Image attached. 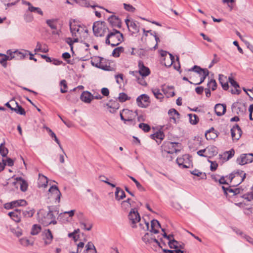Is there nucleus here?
Wrapping results in <instances>:
<instances>
[{"label": "nucleus", "instance_id": "nucleus-1", "mask_svg": "<svg viewBox=\"0 0 253 253\" xmlns=\"http://www.w3.org/2000/svg\"><path fill=\"white\" fill-rule=\"evenodd\" d=\"M128 218L131 227L137 228L140 231H146L149 229V222L145 219H141L139 213L136 209H132L129 212Z\"/></svg>", "mask_w": 253, "mask_h": 253}, {"label": "nucleus", "instance_id": "nucleus-2", "mask_svg": "<svg viewBox=\"0 0 253 253\" xmlns=\"http://www.w3.org/2000/svg\"><path fill=\"white\" fill-rule=\"evenodd\" d=\"M39 221L44 226L50 224H55L57 222L53 212L51 211H46L44 210L40 211L38 213Z\"/></svg>", "mask_w": 253, "mask_h": 253}, {"label": "nucleus", "instance_id": "nucleus-3", "mask_svg": "<svg viewBox=\"0 0 253 253\" xmlns=\"http://www.w3.org/2000/svg\"><path fill=\"white\" fill-rule=\"evenodd\" d=\"M93 32L96 37H103L109 32L106 23L103 21H96L94 23L92 27Z\"/></svg>", "mask_w": 253, "mask_h": 253}, {"label": "nucleus", "instance_id": "nucleus-4", "mask_svg": "<svg viewBox=\"0 0 253 253\" xmlns=\"http://www.w3.org/2000/svg\"><path fill=\"white\" fill-rule=\"evenodd\" d=\"M109 38L111 40V46L112 47L119 45L124 41L123 35L119 31L113 29L109 32Z\"/></svg>", "mask_w": 253, "mask_h": 253}, {"label": "nucleus", "instance_id": "nucleus-5", "mask_svg": "<svg viewBox=\"0 0 253 253\" xmlns=\"http://www.w3.org/2000/svg\"><path fill=\"white\" fill-rule=\"evenodd\" d=\"M70 29L74 37H81L82 34H85V36H86L88 34V30L84 27L74 24L72 23H70Z\"/></svg>", "mask_w": 253, "mask_h": 253}, {"label": "nucleus", "instance_id": "nucleus-6", "mask_svg": "<svg viewBox=\"0 0 253 253\" xmlns=\"http://www.w3.org/2000/svg\"><path fill=\"white\" fill-rule=\"evenodd\" d=\"M253 162V154H242L237 159V163L240 165L251 163Z\"/></svg>", "mask_w": 253, "mask_h": 253}, {"label": "nucleus", "instance_id": "nucleus-7", "mask_svg": "<svg viewBox=\"0 0 253 253\" xmlns=\"http://www.w3.org/2000/svg\"><path fill=\"white\" fill-rule=\"evenodd\" d=\"M176 143L172 142L170 141H167L164 142L162 146V149L165 152L169 154H173L177 152L176 149Z\"/></svg>", "mask_w": 253, "mask_h": 253}, {"label": "nucleus", "instance_id": "nucleus-8", "mask_svg": "<svg viewBox=\"0 0 253 253\" xmlns=\"http://www.w3.org/2000/svg\"><path fill=\"white\" fill-rule=\"evenodd\" d=\"M136 102L139 107L146 108L150 103L149 97L145 94H142L137 98Z\"/></svg>", "mask_w": 253, "mask_h": 253}, {"label": "nucleus", "instance_id": "nucleus-9", "mask_svg": "<svg viewBox=\"0 0 253 253\" xmlns=\"http://www.w3.org/2000/svg\"><path fill=\"white\" fill-rule=\"evenodd\" d=\"M125 23L129 31L133 33H137L139 31V27L137 25L136 21L133 20H130L128 19L125 20Z\"/></svg>", "mask_w": 253, "mask_h": 253}, {"label": "nucleus", "instance_id": "nucleus-10", "mask_svg": "<svg viewBox=\"0 0 253 253\" xmlns=\"http://www.w3.org/2000/svg\"><path fill=\"white\" fill-rule=\"evenodd\" d=\"M242 131L237 124L235 125L231 129V136L233 140H238L241 136Z\"/></svg>", "mask_w": 253, "mask_h": 253}, {"label": "nucleus", "instance_id": "nucleus-11", "mask_svg": "<svg viewBox=\"0 0 253 253\" xmlns=\"http://www.w3.org/2000/svg\"><path fill=\"white\" fill-rule=\"evenodd\" d=\"M123 110L124 112L125 119L127 122L132 123L135 117L138 115L137 110L134 112L127 109H123Z\"/></svg>", "mask_w": 253, "mask_h": 253}, {"label": "nucleus", "instance_id": "nucleus-12", "mask_svg": "<svg viewBox=\"0 0 253 253\" xmlns=\"http://www.w3.org/2000/svg\"><path fill=\"white\" fill-rule=\"evenodd\" d=\"M8 215L16 222H19L21 218V210L16 209L13 211L9 212Z\"/></svg>", "mask_w": 253, "mask_h": 253}, {"label": "nucleus", "instance_id": "nucleus-13", "mask_svg": "<svg viewBox=\"0 0 253 253\" xmlns=\"http://www.w3.org/2000/svg\"><path fill=\"white\" fill-rule=\"evenodd\" d=\"M106 106L110 113H114L119 108L120 104L117 100H110Z\"/></svg>", "mask_w": 253, "mask_h": 253}, {"label": "nucleus", "instance_id": "nucleus-14", "mask_svg": "<svg viewBox=\"0 0 253 253\" xmlns=\"http://www.w3.org/2000/svg\"><path fill=\"white\" fill-rule=\"evenodd\" d=\"M109 22L113 27H118L120 28L121 27V20L119 17L114 15H111L108 19Z\"/></svg>", "mask_w": 253, "mask_h": 253}, {"label": "nucleus", "instance_id": "nucleus-15", "mask_svg": "<svg viewBox=\"0 0 253 253\" xmlns=\"http://www.w3.org/2000/svg\"><path fill=\"white\" fill-rule=\"evenodd\" d=\"M226 106L225 104H217L214 107V111L218 116H221L224 115L226 112Z\"/></svg>", "mask_w": 253, "mask_h": 253}, {"label": "nucleus", "instance_id": "nucleus-16", "mask_svg": "<svg viewBox=\"0 0 253 253\" xmlns=\"http://www.w3.org/2000/svg\"><path fill=\"white\" fill-rule=\"evenodd\" d=\"M50 192L54 197L56 201L59 203L60 200L61 193L56 186H52L48 190Z\"/></svg>", "mask_w": 253, "mask_h": 253}, {"label": "nucleus", "instance_id": "nucleus-17", "mask_svg": "<svg viewBox=\"0 0 253 253\" xmlns=\"http://www.w3.org/2000/svg\"><path fill=\"white\" fill-rule=\"evenodd\" d=\"M15 59L17 60H24L28 55V50L21 49L15 50Z\"/></svg>", "mask_w": 253, "mask_h": 253}, {"label": "nucleus", "instance_id": "nucleus-18", "mask_svg": "<svg viewBox=\"0 0 253 253\" xmlns=\"http://www.w3.org/2000/svg\"><path fill=\"white\" fill-rule=\"evenodd\" d=\"M102 60L103 58L100 57H97L95 58L94 59H93V60L91 61V63L93 66L98 68L103 69L104 70H107V67L106 66H104L102 63Z\"/></svg>", "mask_w": 253, "mask_h": 253}, {"label": "nucleus", "instance_id": "nucleus-19", "mask_svg": "<svg viewBox=\"0 0 253 253\" xmlns=\"http://www.w3.org/2000/svg\"><path fill=\"white\" fill-rule=\"evenodd\" d=\"M130 74L136 77L137 82L139 84L143 86L147 85V83L144 79V77H146V76H143L142 75L138 74V73L137 71L130 72Z\"/></svg>", "mask_w": 253, "mask_h": 253}, {"label": "nucleus", "instance_id": "nucleus-20", "mask_svg": "<svg viewBox=\"0 0 253 253\" xmlns=\"http://www.w3.org/2000/svg\"><path fill=\"white\" fill-rule=\"evenodd\" d=\"M81 227L82 229L90 231L92 228V223L88 219H84L80 222Z\"/></svg>", "mask_w": 253, "mask_h": 253}, {"label": "nucleus", "instance_id": "nucleus-21", "mask_svg": "<svg viewBox=\"0 0 253 253\" xmlns=\"http://www.w3.org/2000/svg\"><path fill=\"white\" fill-rule=\"evenodd\" d=\"M139 70L138 74L142 75L143 76H148L150 74V71L148 67H145L143 63L140 61L138 63Z\"/></svg>", "mask_w": 253, "mask_h": 253}, {"label": "nucleus", "instance_id": "nucleus-22", "mask_svg": "<svg viewBox=\"0 0 253 253\" xmlns=\"http://www.w3.org/2000/svg\"><path fill=\"white\" fill-rule=\"evenodd\" d=\"M188 161V155H184L182 157L177 158L176 163L178 166L182 168H187L188 166L186 165Z\"/></svg>", "mask_w": 253, "mask_h": 253}, {"label": "nucleus", "instance_id": "nucleus-23", "mask_svg": "<svg viewBox=\"0 0 253 253\" xmlns=\"http://www.w3.org/2000/svg\"><path fill=\"white\" fill-rule=\"evenodd\" d=\"M43 239L45 244H49L53 239V236L49 229L45 230L43 233Z\"/></svg>", "mask_w": 253, "mask_h": 253}, {"label": "nucleus", "instance_id": "nucleus-24", "mask_svg": "<svg viewBox=\"0 0 253 253\" xmlns=\"http://www.w3.org/2000/svg\"><path fill=\"white\" fill-rule=\"evenodd\" d=\"M10 102L12 104L16 105L15 107L14 108L13 111L16 113L18 114H20L21 115H25L26 112L25 110L22 108V107L19 105L17 102L15 101L14 100L10 101Z\"/></svg>", "mask_w": 253, "mask_h": 253}, {"label": "nucleus", "instance_id": "nucleus-25", "mask_svg": "<svg viewBox=\"0 0 253 253\" xmlns=\"http://www.w3.org/2000/svg\"><path fill=\"white\" fill-rule=\"evenodd\" d=\"M228 81L230 84L235 88V90H232L231 93L232 94H239L241 93V90L238 89L240 87L238 83L231 77H229Z\"/></svg>", "mask_w": 253, "mask_h": 253}, {"label": "nucleus", "instance_id": "nucleus-26", "mask_svg": "<svg viewBox=\"0 0 253 253\" xmlns=\"http://www.w3.org/2000/svg\"><path fill=\"white\" fill-rule=\"evenodd\" d=\"M93 98V96L88 91H84L81 96V99L85 103H90Z\"/></svg>", "mask_w": 253, "mask_h": 253}, {"label": "nucleus", "instance_id": "nucleus-27", "mask_svg": "<svg viewBox=\"0 0 253 253\" xmlns=\"http://www.w3.org/2000/svg\"><path fill=\"white\" fill-rule=\"evenodd\" d=\"M160 228H161V225L157 220L153 219L151 221V232L157 234L159 233V229Z\"/></svg>", "mask_w": 253, "mask_h": 253}, {"label": "nucleus", "instance_id": "nucleus-28", "mask_svg": "<svg viewBox=\"0 0 253 253\" xmlns=\"http://www.w3.org/2000/svg\"><path fill=\"white\" fill-rule=\"evenodd\" d=\"M218 80L222 86V88L225 90H227L229 88V85L227 81L226 77L223 75L220 74L219 75Z\"/></svg>", "mask_w": 253, "mask_h": 253}, {"label": "nucleus", "instance_id": "nucleus-29", "mask_svg": "<svg viewBox=\"0 0 253 253\" xmlns=\"http://www.w3.org/2000/svg\"><path fill=\"white\" fill-rule=\"evenodd\" d=\"M189 71L195 72L199 75V77L203 76V73H206L207 72H209L207 69H202L197 65H195L194 67L189 69Z\"/></svg>", "mask_w": 253, "mask_h": 253}, {"label": "nucleus", "instance_id": "nucleus-30", "mask_svg": "<svg viewBox=\"0 0 253 253\" xmlns=\"http://www.w3.org/2000/svg\"><path fill=\"white\" fill-rule=\"evenodd\" d=\"M236 176L237 177V179L239 180V182L238 183L235 184L233 186H237L241 183L246 178V174L243 171L238 170L235 173Z\"/></svg>", "mask_w": 253, "mask_h": 253}, {"label": "nucleus", "instance_id": "nucleus-31", "mask_svg": "<svg viewBox=\"0 0 253 253\" xmlns=\"http://www.w3.org/2000/svg\"><path fill=\"white\" fill-rule=\"evenodd\" d=\"M47 178L43 175L39 174L38 185L40 187H46L47 185Z\"/></svg>", "mask_w": 253, "mask_h": 253}, {"label": "nucleus", "instance_id": "nucleus-32", "mask_svg": "<svg viewBox=\"0 0 253 253\" xmlns=\"http://www.w3.org/2000/svg\"><path fill=\"white\" fill-rule=\"evenodd\" d=\"M213 127L208 130L205 133V137L207 140L214 139L217 137V134L215 132Z\"/></svg>", "mask_w": 253, "mask_h": 253}, {"label": "nucleus", "instance_id": "nucleus-33", "mask_svg": "<svg viewBox=\"0 0 253 253\" xmlns=\"http://www.w3.org/2000/svg\"><path fill=\"white\" fill-rule=\"evenodd\" d=\"M168 113L170 116V121H172L173 123L175 124L176 123V120L175 118V116H177V118H179L180 116L179 113L174 109H170L169 110Z\"/></svg>", "mask_w": 253, "mask_h": 253}, {"label": "nucleus", "instance_id": "nucleus-34", "mask_svg": "<svg viewBox=\"0 0 253 253\" xmlns=\"http://www.w3.org/2000/svg\"><path fill=\"white\" fill-rule=\"evenodd\" d=\"M115 195L116 199L118 201H120L126 197L125 192L119 187L116 188Z\"/></svg>", "mask_w": 253, "mask_h": 253}, {"label": "nucleus", "instance_id": "nucleus-35", "mask_svg": "<svg viewBox=\"0 0 253 253\" xmlns=\"http://www.w3.org/2000/svg\"><path fill=\"white\" fill-rule=\"evenodd\" d=\"M85 248L83 253H96L95 248L91 242H88Z\"/></svg>", "mask_w": 253, "mask_h": 253}, {"label": "nucleus", "instance_id": "nucleus-36", "mask_svg": "<svg viewBox=\"0 0 253 253\" xmlns=\"http://www.w3.org/2000/svg\"><path fill=\"white\" fill-rule=\"evenodd\" d=\"M168 244H169V248L171 249H176L178 248H180V249L183 248V246L181 245V244H180V243L179 242H178L177 241H176L175 240H171V242H168Z\"/></svg>", "mask_w": 253, "mask_h": 253}, {"label": "nucleus", "instance_id": "nucleus-37", "mask_svg": "<svg viewBox=\"0 0 253 253\" xmlns=\"http://www.w3.org/2000/svg\"><path fill=\"white\" fill-rule=\"evenodd\" d=\"M11 204L13 205L14 208H16L18 206H26L27 205V202L25 200L20 199L12 201Z\"/></svg>", "mask_w": 253, "mask_h": 253}, {"label": "nucleus", "instance_id": "nucleus-38", "mask_svg": "<svg viewBox=\"0 0 253 253\" xmlns=\"http://www.w3.org/2000/svg\"><path fill=\"white\" fill-rule=\"evenodd\" d=\"M57 21V19H47L46 20V23L51 29L56 30L57 29L56 25Z\"/></svg>", "mask_w": 253, "mask_h": 253}, {"label": "nucleus", "instance_id": "nucleus-39", "mask_svg": "<svg viewBox=\"0 0 253 253\" xmlns=\"http://www.w3.org/2000/svg\"><path fill=\"white\" fill-rule=\"evenodd\" d=\"M4 142L2 143L0 145V154L2 157V158H5L6 157L8 150V149L4 147Z\"/></svg>", "mask_w": 253, "mask_h": 253}, {"label": "nucleus", "instance_id": "nucleus-40", "mask_svg": "<svg viewBox=\"0 0 253 253\" xmlns=\"http://www.w3.org/2000/svg\"><path fill=\"white\" fill-rule=\"evenodd\" d=\"M41 231V227L40 225L38 224H34L33 225L31 234L32 235H36L38 234Z\"/></svg>", "mask_w": 253, "mask_h": 253}, {"label": "nucleus", "instance_id": "nucleus-41", "mask_svg": "<svg viewBox=\"0 0 253 253\" xmlns=\"http://www.w3.org/2000/svg\"><path fill=\"white\" fill-rule=\"evenodd\" d=\"M130 99V97H128L127 95L124 92L120 93L118 97V100L121 102H125Z\"/></svg>", "mask_w": 253, "mask_h": 253}, {"label": "nucleus", "instance_id": "nucleus-42", "mask_svg": "<svg viewBox=\"0 0 253 253\" xmlns=\"http://www.w3.org/2000/svg\"><path fill=\"white\" fill-rule=\"evenodd\" d=\"M19 182L21 190L23 192L27 191L28 188V184L27 182L21 177L19 178Z\"/></svg>", "mask_w": 253, "mask_h": 253}, {"label": "nucleus", "instance_id": "nucleus-43", "mask_svg": "<svg viewBox=\"0 0 253 253\" xmlns=\"http://www.w3.org/2000/svg\"><path fill=\"white\" fill-rule=\"evenodd\" d=\"M152 91L155 97L158 99H162L164 98L163 94L160 92L158 88H153Z\"/></svg>", "mask_w": 253, "mask_h": 253}, {"label": "nucleus", "instance_id": "nucleus-44", "mask_svg": "<svg viewBox=\"0 0 253 253\" xmlns=\"http://www.w3.org/2000/svg\"><path fill=\"white\" fill-rule=\"evenodd\" d=\"M34 213V211L33 210L21 211V217L23 216L24 217H31Z\"/></svg>", "mask_w": 253, "mask_h": 253}, {"label": "nucleus", "instance_id": "nucleus-45", "mask_svg": "<svg viewBox=\"0 0 253 253\" xmlns=\"http://www.w3.org/2000/svg\"><path fill=\"white\" fill-rule=\"evenodd\" d=\"M191 173L194 175H196L197 176H201V179H206L207 176L205 174V173H202V172L200 171L199 170L195 169L193 170V171H191Z\"/></svg>", "mask_w": 253, "mask_h": 253}, {"label": "nucleus", "instance_id": "nucleus-46", "mask_svg": "<svg viewBox=\"0 0 253 253\" xmlns=\"http://www.w3.org/2000/svg\"><path fill=\"white\" fill-rule=\"evenodd\" d=\"M189 122L192 125H196L198 121L199 118L198 116L195 114H189Z\"/></svg>", "mask_w": 253, "mask_h": 253}, {"label": "nucleus", "instance_id": "nucleus-47", "mask_svg": "<svg viewBox=\"0 0 253 253\" xmlns=\"http://www.w3.org/2000/svg\"><path fill=\"white\" fill-rule=\"evenodd\" d=\"M7 59L6 55L0 53V63L5 68L7 66Z\"/></svg>", "mask_w": 253, "mask_h": 253}, {"label": "nucleus", "instance_id": "nucleus-48", "mask_svg": "<svg viewBox=\"0 0 253 253\" xmlns=\"http://www.w3.org/2000/svg\"><path fill=\"white\" fill-rule=\"evenodd\" d=\"M152 238H153L152 235L147 233L144 235L143 237H142V240L146 244H151L152 240Z\"/></svg>", "mask_w": 253, "mask_h": 253}, {"label": "nucleus", "instance_id": "nucleus-49", "mask_svg": "<svg viewBox=\"0 0 253 253\" xmlns=\"http://www.w3.org/2000/svg\"><path fill=\"white\" fill-rule=\"evenodd\" d=\"M123 50L124 49L122 47L115 48L112 52V55L114 57H118L120 56V53L122 52Z\"/></svg>", "mask_w": 253, "mask_h": 253}, {"label": "nucleus", "instance_id": "nucleus-50", "mask_svg": "<svg viewBox=\"0 0 253 253\" xmlns=\"http://www.w3.org/2000/svg\"><path fill=\"white\" fill-rule=\"evenodd\" d=\"M7 60H11L13 59H15V50L13 51L11 49H9L6 51Z\"/></svg>", "mask_w": 253, "mask_h": 253}, {"label": "nucleus", "instance_id": "nucleus-51", "mask_svg": "<svg viewBox=\"0 0 253 253\" xmlns=\"http://www.w3.org/2000/svg\"><path fill=\"white\" fill-rule=\"evenodd\" d=\"M28 10L32 12H36L41 15H43L42 11L40 7L31 6L30 7H28Z\"/></svg>", "mask_w": 253, "mask_h": 253}, {"label": "nucleus", "instance_id": "nucleus-52", "mask_svg": "<svg viewBox=\"0 0 253 253\" xmlns=\"http://www.w3.org/2000/svg\"><path fill=\"white\" fill-rule=\"evenodd\" d=\"M79 231V229H76L74 232L69 233L68 236L69 238H72L75 241H76L79 238V236L77 235Z\"/></svg>", "mask_w": 253, "mask_h": 253}, {"label": "nucleus", "instance_id": "nucleus-53", "mask_svg": "<svg viewBox=\"0 0 253 253\" xmlns=\"http://www.w3.org/2000/svg\"><path fill=\"white\" fill-rule=\"evenodd\" d=\"M60 85H61V88H60V91L62 93H66L67 92V84L66 83V81L64 80H62L60 82Z\"/></svg>", "mask_w": 253, "mask_h": 253}, {"label": "nucleus", "instance_id": "nucleus-54", "mask_svg": "<svg viewBox=\"0 0 253 253\" xmlns=\"http://www.w3.org/2000/svg\"><path fill=\"white\" fill-rule=\"evenodd\" d=\"M124 9L128 12H134L136 9L132 5L129 4H126V3H123Z\"/></svg>", "mask_w": 253, "mask_h": 253}, {"label": "nucleus", "instance_id": "nucleus-55", "mask_svg": "<svg viewBox=\"0 0 253 253\" xmlns=\"http://www.w3.org/2000/svg\"><path fill=\"white\" fill-rule=\"evenodd\" d=\"M208 88H211L212 90L216 89L217 87V84L215 81L213 79H211V81L208 84Z\"/></svg>", "mask_w": 253, "mask_h": 253}, {"label": "nucleus", "instance_id": "nucleus-56", "mask_svg": "<svg viewBox=\"0 0 253 253\" xmlns=\"http://www.w3.org/2000/svg\"><path fill=\"white\" fill-rule=\"evenodd\" d=\"M139 127L145 132L149 131L151 128L148 124L144 123H140L139 125Z\"/></svg>", "mask_w": 253, "mask_h": 253}, {"label": "nucleus", "instance_id": "nucleus-57", "mask_svg": "<svg viewBox=\"0 0 253 253\" xmlns=\"http://www.w3.org/2000/svg\"><path fill=\"white\" fill-rule=\"evenodd\" d=\"M243 198L247 200L248 201H251L253 200V191L252 190V192L245 194L243 196Z\"/></svg>", "mask_w": 253, "mask_h": 253}, {"label": "nucleus", "instance_id": "nucleus-58", "mask_svg": "<svg viewBox=\"0 0 253 253\" xmlns=\"http://www.w3.org/2000/svg\"><path fill=\"white\" fill-rule=\"evenodd\" d=\"M130 199L128 198L126 200L124 201L121 203V206L124 209H127L131 206V204L130 203Z\"/></svg>", "mask_w": 253, "mask_h": 253}, {"label": "nucleus", "instance_id": "nucleus-59", "mask_svg": "<svg viewBox=\"0 0 253 253\" xmlns=\"http://www.w3.org/2000/svg\"><path fill=\"white\" fill-rule=\"evenodd\" d=\"M76 3H78L82 6H90L88 1L86 0H74Z\"/></svg>", "mask_w": 253, "mask_h": 253}, {"label": "nucleus", "instance_id": "nucleus-60", "mask_svg": "<svg viewBox=\"0 0 253 253\" xmlns=\"http://www.w3.org/2000/svg\"><path fill=\"white\" fill-rule=\"evenodd\" d=\"M84 244L83 242H80L77 245V252L76 253H82V251L84 247ZM70 253H75L74 252H72Z\"/></svg>", "mask_w": 253, "mask_h": 253}, {"label": "nucleus", "instance_id": "nucleus-61", "mask_svg": "<svg viewBox=\"0 0 253 253\" xmlns=\"http://www.w3.org/2000/svg\"><path fill=\"white\" fill-rule=\"evenodd\" d=\"M20 244L24 246H27L31 244L29 240L26 238H23L19 240Z\"/></svg>", "mask_w": 253, "mask_h": 253}, {"label": "nucleus", "instance_id": "nucleus-62", "mask_svg": "<svg viewBox=\"0 0 253 253\" xmlns=\"http://www.w3.org/2000/svg\"><path fill=\"white\" fill-rule=\"evenodd\" d=\"M169 55V64H167L166 62L164 63L165 65L167 67H170L174 62V57L171 54L168 52Z\"/></svg>", "mask_w": 253, "mask_h": 253}, {"label": "nucleus", "instance_id": "nucleus-63", "mask_svg": "<svg viewBox=\"0 0 253 253\" xmlns=\"http://www.w3.org/2000/svg\"><path fill=\"white\" fill-rule=\"evenodd\" d=\"M163 252L165 253H184L183 251H181L180 249H178V248L175 249L174 251L167 249H163Z\"/></svg>", "mask_w": 253, "mask_h": 253}, {"label": "nucleus", "instance_id": "nucleus-64", "mask_svg": "<svg viewBox=\"0 0 253 253\" xmlns=\"http://www.w3.org/2000/svg\"><path fill=\"white\" fill-rule=\"evenodd\" d=\"M123 77L124 75L122 74H120L115 76V78L116 80V82L118 84H121L123 81Z\"/></svg>", "mask_w": 253, "mask_h": 253}]
</instances>
